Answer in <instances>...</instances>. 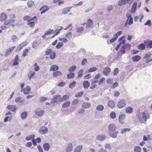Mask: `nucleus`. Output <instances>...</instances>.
Returning <instances> with one entry per match:
<instances>
[{
    "mask_svg": "<svg viewBox=\"0 0 152 152\" xmlns=\"http://www.w3.org/2000/svg\"><path fill=\"white\" fill-rule=\"evenodd\" d=\"M63 45V44L62 42H59L56 46V48L59 49L61 48Z\"/></svg>",
    "mask_w": 152,
    "mask_h": 152,
    "instance_id": "53",
    "label": "nucleus"
},
{
    "mask_svg": "<svg viewBox=\"0 0 152 152\" xmlns=\"http://www.w3.org/2000/svg\"><path fill=\"white\" fill-rule=\"evenodd\" d=\"M35 137L34 134H32L28 136H27L26 137V140H31L34 139H33Z\"/></svg>",
    "mask_w": 152,
    "mask_h": 152,
    "instance_id": "40",
    "label": "nucleus"
},
{
    "mask_svg": "<svg viewBox=\"0 0 152 152\" xmlns=\"http://www.w3.org/2000/svg\"><path fill=\"white\" fill-rule=\"evenodd\" d=\"M130 44L128 43H126V45H125L123 46H122V48L123 49L128 48H130Z\"/></svg>",
    "mask_w": 152,
    "mask_h": 152,
    "instance_id": "58",
    "label": "nucleus"
},
{
    "mask_svg": "<svg viewBox=\"0 0 152 152\" xmlns=\"http://www.w3.org/2000/svg\"><path fill=\"white\" fill-rule=\"evenodd\" d=\"M76 69V66H73L69 68V71L70 72H73Z\"/></svg>",
    "mask_w": 152,
    "mask_h": 152,
    "instance_id": "50",
    "label": "nucleus"
},
{
    "mask_svg": "<svg viewBox=\"0 0 152 152\" xmlns=\"http://www.w3.org/2000/svg\"><path fill=\"white\" fill-rule=\"evenodd\" d=\"M37 40H35L33 43L32 48H34L36 49L37 48Z\"/></svg>",
    "mask_w": 152,
    "mask_h": 152,
    "instance_id": "56",
    "label": "nucleus"
},
{
    "mask_svg": "<svg viewBox=\"0 0 152 152\" xmlns=\"http://www.w3.org/2000/svg\"><path fill=\"white\" fill-rule=\"evenodd\" d=\"M118 133V131H115L113 132H108V134L110 136L113 138H116L117 137Z\"/></svg>",
    "mask_w": 152,
    "mask_h": 152,
    "instance_id": "8",
    "label": "nucleus"
},
{
    "mask_svg": "<svg viewBox=\"0 0 152 152\" xmlns=\"http://www.w3.org/2000/svg\"><path fill=\"white\" fill-rule=\"evenodd\" d=\"M34 4V2L32 0H28L27 2V6L28 7H32Z\"/></svg>",
    "mask_w": 152,
    "mask_h": 152,
    "instance_id": "37",
    "label": "nucleus"
},
{
    "mask_svg": "<svg viewBox=\"0 0 152 152\" xmlns=\"http://www.w3.org/2000/svg\"><path fill=\"white\" fill-rule=\"evenodd\" d=\"M52 52V50L50 49H48L45 52V54L47 55H48L50 54Z\"/></svg>",
    "mask_w": 152,
    "mask_h": 152,
    "instance_id": "60",
    "label": "nucleus"
},
{
    "mask_svg": "<svg viewBox=\"0 0 152 152\" xmlns=\"http://www.w3.org/2000/svg\"><path fill=\"white\" fill-rule=\"evenodd\" d=\"M96 109L98 111H102L104 110V107L102 105H99L97 106Z\"/></svg>",
    "mask_w": 152,
    "mask_h": 152,
    "instance_id": "38",
    "label": "nucleus"
},
{
    "mask_svg": "<svg viewBox=\"0 0 152 152\" xmlns=\"http://www.w3.org/2000/svg\"><path fill=\"white\" fill-rule=\"evenodd\" d=\"M56 31H53V30L50 29L46 31L45 32L44 34L45 35H50L54 34L55 32Z\"/></svg>",
    "mask_w": 152,
    "mask_h": 152,
    "instance_id": "23",
    "label": "nucleus"
},
{
    "mask_svg": "<svg viewBox=\"0 0 152 152\" xmlns=\"http://www.w3.org/2000/svg\"><path fill=\"white\" fill-rule=\"evenodd\" d=\"M7 108L9 110L12 111H14L16 110L15 106L14 105L8 106Z\"/></svg>",
    "mask_w": 152,
    "mask_h": 152,
    "instance_id": "32",
    "label": "nucleus"
},
{
    "mask_svg": "<svg viewBox=\"0 0 152 152\" xmlns=\"http://www.w3.org/2000/svg\"><path fill=\"white\" fill-rule=\"evenodd\" d=\"M45 111L43 110L38 109L35 112V114L39 116H42L44 114Z\"/></svg>",
    "mask_w": 152,
    "mask_h": 152,
    "instance_id": "11",
    "label": "nucleus"
},
{
    "mask_svg": "<svg viewBox=\"0 0 152 152\" xmlns=\"http://www.w3.org/2000/svg\"><path fill=\"white\" fill-rule=\"evenodd\" d=\"M126 117L125 114H121L119 115L118 118V121L121 124H123L124 123V120Z\"/></svg>",
    "mask_w": 152,
    "mask_h": 152,
    "instance_id": "9",
    "label": "nucleus"
},
{
    "mask_svg": "<svg viewBox=\"0 0 152 152\" xmlns=\"http://www.w3.org/2000/svg\"><path fill=\"white\" fill-rule=\"evenodd\" d=\"M19 60V57L18 55H16L15 56L14 61L13 63V66L18 65L19 64L18 61Z\"/></svg>",
    "mask_w": 152,
    "mask_h": 152,
    "instance_id": "24",
    "label": "nucleus"
},
{
    "mask_svg": "<svg viewBox=\"0 0 152 152\" xmlns=\"http://www.w3.org/2000/svg\"><path fill=\"white\" fill-rule=\"evenodd\" d=\"M31 90V89L30 87L28 86L24 89L23 90L24 94H28L29 93V92Z\"/></svg>",
    "mask_w": 152,
    "mask_h": 152,
    "instance_id": "26",
    "label": "nucleus"
},
{
    "mask_svg": "<svg viewBox=\"0 0 152 152\" xmlns=\"http://www.w3.org/2000/svg\"><path fill=\"white\" fill-rule=\"evenodd\" d=\"M127 3L126 0H119L118 2V4L119 6H121Z\"/></svg>",
    "mask_w": 152,
    "mask_h": 152,
    "instance_id": "31",
    "label": "nucleus"
},
{
    "mask_svg": "<svg viewBox=\"0 0 152 152\" xmlns=\"http://www.w3.org/2000/svg\"><path fill=\"white\" fill-rule=\"evenodd\" d=\"M62 75V73L61 72L57 71L53 72V76L54 77H56L57 76H59Z\"/></svg>",
    "mask_w": 152,
    "mask_h": 152,
    "instance_id": "29",
    "label": "nucleus"
},
{
    "mask_svg": "<svg viewBox=\"0 0 152 152\" xmlns=\"http://www.w3.org/2000/svg\"><path fill=\"white\" fill-rule=\"evenodd\" d=\"M151 55L149 52L145 54L144 57V59H148L151 57Z\"/></svg>",
    "mask_w": 152,
    "mask_h": 152,
    "instance_id": "44",
    "label": "nucleus"
},
{
    "mask_svg": "<svg viewBox=\"0 0 152 152\" xmlns=\"http://www.w3.org/2000/svg\"><path fill=\"white\" fill-rule=\"evenodd\" d=\"M137 6V3L136 2H134L132 6L131 9V12L132 13H134L136 10V7Z\"/></svg>",
    "mask_w": 152,
    "mask_h": 152,
    "instance_id": "16",
    "label": "nucleus"
},
{
    "mask_svg": "<svg viewBox=\"0 0 152 152\" xmlns=\"http://www.w3.org/2000/svg\"><path fill=\"white\" fill-rule=\"evenodd\" d=\"M27 25L29 26L31 28H33L34 27V22H29L27 23Z\"/></svg>",
    "mask_w": 152,
    "mask_h": 152,
    "instance_id": "62",
    "label": "nucleus"
},
{
    "mask_svg": "<svg viewBox=\"0 0 152 152\" xmlns=\"http://www.w3.org/2000/svg\"><path fill=\"white\" fill-rule=\"evenodd\" d=\"M15 22V20L14 19H10L7 20L5 21L4 22V25L7 26L9 24H12V23H14Z\"/></svg>",
    "mask_w": 152,
    "mask_h": 152,
    "instance_id": "19",
    "label": "nucleus"
},
{
    "mask_svg": "<svg viewBox=\"0 0 152 152\" xmlns=\"http://www.w3.org/2000/svg\"><path fill=\"white\" fill-rule=\"evenodd\" d=\"M48 129L45 126H42L40 127L39 129V133L42 135L48 133Z\"/></svg>",
    "mask_w": 152,
    "mask_h": 152,
    "instance_id": "2",
    "label": "nucleus"
},
{
    "mask_svg": "<svg viewBox=\"0 0 152 152\" xmlns=\"http://www.w3.org/2000/svg\"><path fill=\"white\" fill-rule=\"evenodd\" d=\"M126 17L127 18L126 20L128 22V24L130 25L133 24V19L131 15L129 13H127L126 15Z\"/></svg>",
    "mask_w": 152,
    "mask_h": 152,
    "instance_id": "5",
    "label": "nucleus"
},
{
    "mask_svg": "<svg viewBox=\"0 0 152 152\" xmlns=\"http://www.w3.org/2000/svg\"><path fill=\"white\" fill-rule=\"evenodd\" d=\"M138 49L141 50H144L145 48V45L142 43L140 44L138 46Z\"/></svg>",
    "mask_w": 152,
    "mask_h": 152,
    "instance_id": "51",
    "label": "nucleus"
},
{
    "mask_svg": "<svg viewBox=\"0 0 152 152\" xmlns=\"http://www.w3.org/2000/svg\"><path fill=\"white\" fill-rule=\"evenodd\" d=\"M134 151L135 152H141V148L139 146H136L134 147Z\"/></svg>",
    "mask_w": 152,
    "mask_h": 152,
    "instance_id": "42",
    "label": "nucleus"
},
{
    "mask_svg": "<svg viewBox=\"0 0 152 152\" xmlns=\"http://www.w3.org/2000/svg\"><path fill=\"white\" fill-rule=\"evenodd\" d=\"M104 148L105 149L110 150L112 149V147L111 145L109 143H106L104 145Z\"/></svg>",
    "mask_w": 152,
    "mask_h": 152,
    "instance_id": "43",
    "label": "nucleus"
},
{
    "mask_svg": "<svg viewBox=\"0 0 152 152\" xmlns=\"http://www.w3.org/2000/svg\"><path fill=\"white\" fill-rule=\"evenodd\" d=\"M76 84V82L75 81H73L70 83L69 86V87L71 89H72L75 87Z\"/></svg>",
    "mask_w": 152,
    "mask_h": 152,
    "instance_id": "47",
    "label": "nucleus"
},
{
    "mask_svg": "<svg viewBox=\"0 0 152 152\" xmlns=\"http://www.w3.org/2000/svg\"><path fill=\"white\" fill-rule=\"evenodd\" d=\"M61 96L58 95L54 96L53 98L51 99V103L52 104H54L57 102H58L61 100Z\"/></svg>",
    "mask_w": 152,
    "mask_h": 152,
    "instance_id": "3",
    "label": "nucleus"
},
{
    "mask_svg": "<svg viewBox=\"0 0 152 152\" xmlns=\"http://www.w3.org/2000/svg\"><path fill=\"white\" fill-rule=\"evenodd\" d=\"M93 24L92 20L90 19H89L88 20L87 23H86V28H90Z\"/></svg>",
    "mask_w": 152,
    "mask_h": 152,
    "instance_id": "27",
    "label": "nucleus"
},
{
    "mask_svg": "<svg viewBox=\"0 0 152 152\" xmlns=\"http://www.w3.org/2000/svg\"><path fill=\"white\" fill-rule=\"evenodd\" d=\"M70 102L69 101H67L64 103L62 106L63 108L68 107L70 105Z\"/></svg>",
    "mask_w": 152,
    "mask_h": 152,
    "instance_id": "39",
    "label": "nucleus"
},
{
    "mask_svg": "<svg viewBox=\"0 0 152 152\" xmlns=\"http://www.w3.org/2000/svg\"><path fill=\"white\" fill-rule=\"evenodd\" d=\"M141 58V56L138 55H136L132 57V59L133 61L136 62L139 61Z\"/></svg>",
    "mask_w": 152,
    "mask_h": 152,
    "instance_id": "22",
    "label": "nucleus"
},
{
    "mask_svg": "<svg viewBox=\"0 0 152 152\" xmlns=\"http://www.w3.org/2000/svg\"><path fill=\"white\" fill-rule=\"evenodd\" d=\"M27 116V113L26 111H24L21 114L20 117L21 119L23 120L25 119Z\"/></svg>",
    "mask_w": 152,
    "mask_h": 152,
    "instance_id": "30",
    "label": "nucleus"
},
{
    "mask_svg": "<svg viewBox=\"0 0 152 152\" xmlns=\"http://www.w3.org/2000/svg\"><path fill=\"white\" fill-rule=\"evenodd\" d=\"M28 44V42H25L19 45L17 47V48L19 50H21L23 48L26 46Z\"/></svg>",
    "mask_w": 152,
    "mask_h": 152,
    "instance_id": "18",
    "label": "nucleus"
},
{
    "mask_svg": "<svg viewBox=\"0 0 152 152\" xmlns=\"http://www.w3.org/2000/svg\"><path fill=\"white\" fill-rule=\"evenodd\" d=\"M11 39L13 42H16L18 41V38L15 35H13L11 37Z\"/></svg>",
    "mask_w": 152,
    "mask_h": 152,
    "instance_id": "41",
    "label": "nucleus"
},
{
    "mask_svg": "<svg viewBox=\"0 0 152 152\" xmlns=\"http://www.w3.org/2000/svg\"><path fill=\"white\" fill-rule=\"evenodd\" d=\"M96 138L98 140L103 141L105 139L106 136L104 134H100L97 136Z\"/></svg>",
    "mask_w": 152,
    "mask_h": 152,
    "instance_id": "10",
    "label": "nucleus"
},
{
    "mask_svg": "<svg viewBox=\"0 0 152 152\" xmlns=\"http://www.w3.org/2000/svg\"><path fill=\"white\" fill-rule=\"evenodd\" d=\"M72 33L71 32H68L66 35L65 37L68 38H70L72 37Z\"/></svg>",
    "mask_w": 152,
    "mask_h": 152,
    "instance_id": "64",
    "label": "nucleus"
},
{
    "mask_svg": "<svg viewBox=\"0 0 152 152\" xmlns=\"http://www.w3.org/2000/svg\"><path fill=\"white\" fill-rule=\"evenodd\" d=\"M15 48V47L13 46L10 48L7 49L4 53L5 56L6 57H7L10 54Z\"/></svg>",
    "mask_w": 152,
    "mask_h": 152,
    "instance_id": "6",
    "label": "nucleus"
},
{
    "mask_svg": "<svg viewBox=\"0 0 152 152\" xmlns=\"http://www.w3.org/2000/svg\"><path fill=\"white\" fill-rule=\"evenodd\" d=\"M144 42L147 47L151 48H152V41L151 40H145L144 41Z\"/></svg>",
    "mask_w": 152,
    "mask_h": 152,
    "instance_id": "15",
    "label": "nucleus"
},
{
    "mask_svg": "<svg viewBox=\"0 0 152 152\" xmlns=\"http://www.w3.org/2000/svg\"><path fill=\"white\" fill-rule=\"evenodd\" d=\"M35 73L34 72H30V74L28 75V77L30 79L29 80H31V79L33 77Z\"/></svg>",
    "mask_w": 152,
    "mask_h": 152,
    "instance_id": "54",
    "label": "nucleus"
},
{
    "mask_svg": "<svg viewBox=\"0 0 152 152\" xmlns=\"http://www.w3.org/2000/svg\"><path fill=\"white\" fill-rule=\"evenodd\" d=\"M29 52V50L28 49H26L23 51V56L25 57L26 56Z\"/></svg>",
    "mask_w": 152,
    "mask_h": 152,
    "instance_id": "48",
    "label": "nucleus"
},
{
    "mask_svg": "<svg viewBox=\"0 0 152 152\" xmlns=\"http://www.w3.org/2000/svg\"><path fill=\"white\" fill-rule=\"evenodd\" d=\"M69 99V96L67 95L64 96L62 97H61V102H64Z\"/></svg>",
    "mask_w": 152,
    "mask_h": 152,
    "instance_id": "36",
    "label": "nucleus"
},
{
    "mask_svg": "<svg viewBox=\"0 0 152 152\" xmlns=\"http://www.w3.org/2000/svg\"><path fill=\"white\" fill-rule=\"evenodd\" d=\"M110 71L111 69L110 68L106 67L103 70V73L105 75L107 76Z\"/></svg>",
    "mask_w": 152,
    "mask_h": 152,
    "instance_id": "12",
    "label": "nucleus"
},
{
    "mask_svg": "<svg viewBox=\"0 0 152 152\" xmlns=\"http://www.w3.org/2000/svg\"><path fill=\"white\" fill-rule=\"evenodd\" d=\"M59 69V67L56 65H54L51 66L50 67V71H56Z\"/></svg>",
    "mask_w": 152,
    "mask_h": 152,
    "instance_id": "28",
    "label": "nucleus"
},
{
    "mask_svg": "<svg viewBox=\"0 0 152 152\" xmlns=\"http://www.w3.org/2000/svg\"><path fill=\"white\" fill-rule=\"evenodd\" d=\"M7 18V14L4 13H1L0 17V21H5Z\"/></svg>",
    "mask_w": 152,
    "mask_h": 152,
    "instance_id": "13",
    "label": "nucleus"
},
{
    "mask_svg": "<svg viewBox=\"0 0 152 152\" xmlns=\"http://www.w3.org/2000/svg\"><path fill=\"white\" fill-rule=\"evenodd\" d=\"M73 146L71 143H69L67 145L66 151L68 152H71L73 150Z\"/></svg>",
    "mask_w": 152,
    "mask_h": 152,
    "instance_id": "17",
    "label": "nucleus"
},
{
    "mask_svg": "<svg viewBox=\"0 0 152 152\" xmlns=\"http://www.w3.org/2000/svg\"><path fill=\"white\" fill-rule=\"evenodd\" d=\"M12 119V117L11 116H7L6 117L4 120V121L5 122H6L8 121H10Z\"/></svg>",
    "mask_w": 152,
    "mask_h": 152,
    "instance_id": "63",
    "label": "nucleus"
},
{
    "mask_svg": "<svg viewBox=\"0 0 152 152\" xmlns=\"http://www.w3.org/2000/svg\"><path fill=\"white\" fill-rule=\"evenodd\" d=\"M115 105V103L113 100H110L107 102V105L111 108H113Z\"/></svg>",
    "mask_w": 152,
    "mask_h": 152,
    "instance_id": "14",
    "label": "nucleus"
},
{
    "mask_svg": "<svg viewBox=\"0 0 152 152\" xmlns=\"http://www.w3.org/2000/svg\"><path fill=\"white\" fill-rule=\"evenodd\" d=\"M83 69H80L78 73V76L77 77H81L83 75Z\"/></svg>",
    "mask_w": 152,
    "mask_h": 152,
    "instance_id": "59",
    "label": "nucleus"
},
{
    "mask_svg": "<svg viewBox=\"0 0 152 152\" xmlns=\"http://www.w3.org/2000/svg\"><path fill=\"white\" fill-rule=\"evenodd\" d=\"M83 94V92H80L76 94L75 96L76 97H81Z\"/></svg>",
    "mask_w": 152,
    "mask_h": 152,
    "instance_id": "55",
    "label": "nucleus"
},
{
    "mask_svg": "<svg viewBox=\"0 0 152 152\" xmlns=\"http://www.w3.org/2000/svg\"><path fill=\"white\" fill-rule=\"evenodd\" d=\"M83 85L84 89H87L89 86L90 84L88 81L85 80L83 82Z\"/></svg>",
    "mask_w": 152,
    "mask_h": 152,
    "instance_id": "34",
    "label": "nucleus"
},
{
    "mask_svg": "<svg viewBox=\"0 0 152 152\" xmlns=\"http://www.w3.org/2000/svg\"><path fill=\"white\" fill-rule=\"evenodd\" d=\"M119 69L118 68H115L114 70L113 75L114 76L117 75L118 73Z\"/></svg>",
    "mask_w": 152,
    "mask_h": 152,
    "instance_id": "57",
    "label": "nucleus"
},
{
    "mask_svg": "<svg viewBox=\"0 0 152 152\" xmlns=\"http://www.w3.org/2000/svg\"><path fill=\"white\" fill-rule=\"evenodd\" d=\"M91 104L89 103L84 102L82 104V107L83 108H87L90 106Z\"/></svg>",
    "mask_w": 152,
    "mask_h": 152,
    "instance_id": "35",
    "label": "nucleus"
},
{
    "mask_svg": "<svg viewBox=\"0 0 152 152\" xmlns=\"http://www.w3.org/2000/svg\"><path fill=\"white\" fill-rule=\"evenodd\" d=\"M76 31L77 32H81L84 30V28L83 27H79L76 28Z\"/></svg>",
    "mask_w": 152,
    "mask_h": 152,
    "instance_id": "49",
    "label": "nucleus"
},
{
    "mask_svg": "<svg viewBox=\"0 0 152 152\" xmlns=\"http://www.w3.org/2000/svg\"><path fill=\"white\" fill-rule=\"evenodd\" d=\"M83 148V146L82 145H79L75 148L74 152H80Z\"/></svg>",
    "mask_w": 152,
    "mask_h": 152,
    "instance_id": "25",
    "label": "nucleus"
},
{
    "mask_svg": "<svg viewBox=\"0 0 152 152\" xmlns=\"http://www.w3.org/2000/svg\"><path fill=\"white\" fill-rule=\"evenodd\" d=\"M108 132H113L116 129L115 125L113 124H110L108 126Z\"/></svg>",
    "mask_w": 152,
    "mask_h": 152,
    "instance_id": "7",
    "label": "nucleus"
},
{
    "mask_svg": "<svg viewBox=\"0 0 152 152\" xmlns=\"http://www.w3.org/2000/svg\"><path fill=\"white\" fill-rule=\"evenodd\" d=\"M126 105V103L124 99H121L118 103L117 105L119 108H121L124 107Z\"/></svg>",
    "mask_w": 152,
    "mask_h": 152,
    "instance_id": "4",
    "label": "nucleus"
},
{
    "mask_svg": "<svg viewBox=\"0 0 152 152\" xmlns=\"http://www.w3.org/2000/svg\"><path fill=\"white\" fill-rule=\"evenodd\" d=\"M97 69L95 67H93L92 68H90L88 70L89 72H93L97 70Z\"/></svg>",
    "mask_w": 152,
    "mask_h": 152,
    "instance_id": "61",
    "label": "nucleus"
},
{
    "mask_svg": "<svg viewBox=\"0 0 152 152\" xmlns=\"http://www.w3.org/2000/svg\"><path fill=\"white\" fill-rule=\"evenodd\" d=\"M56 53L54 51H53V52H52L50 54V57L51 59H54L55 58V57H56Z\"/></svg>",
    "mask_w": 152,
    "mask_h": 152,
    "instance_id": "46",
    "label": "nucleus"
},
{
    "mask_svg": "<svg viewBox=\"0 0 152 152\" xmlns=\"http://www.w3.org/2000/svg\"><path fill=\"white\" fill-rule=\"evenodd\" d=\"M75 74L74 73H70L67 75V77L68 79H71L74 78Z\"/></svg>",
    "mask_w": 152,
    "mask_h": 152,
    "instance_id": "45",
    "label": "nucleus"
},
{
    "mask_svg": "<svg viewBox=\"0 0 152 152\" xmlns=\"http://www.w3.org/2000/svg\"><path fill=\"white\" fill-rule=\"evenodd\" d=\"M43 147L45 151H48L50 148V144L48 143H45L43 145Z\"/></svg>",
    "mask_w": 152,
    "mask_h": 152,
    "instance_id": "21",
    "label": "nucleus"
},
{
    "mask_svg": "<svg viewBox=\"0 0 152 152\" xmlns=\"http://www.w3.org/2000/svg\"><path fill=\"white\" fill-rule=\"evenodd\" d=\"M110 117L112 119H115L116 117V114L114 112H112L110 114Z\"/></svg>",
    "mask_w": 152,
    "mask_h": 152,
    "instance_id": "52",
    "label": "nucleus"
},
{
    "mask_svg": "<svg viewBox=\"0 0 152 152\" xmlns=\"http://www.w3.org/2000/svg\"><path fill=\"white\" fill-rule=\"evenodd\" d=\"M133 108L131 107H128L126 108V112L127 114H130L132 113Z\"/></svg>",
    "mask_w": 152,
    "mask_h": 152,
    "instance_id": "33",
    "label": "nucleus"
},
{
    "mask_svg": "<svg viewBox=\"0 0 152 152\" xmlns=\"http://www.w3.org/2000/svg\"><path fill=\"white\" fill-rule=\"evenodd\" d=\"M137 117L139 121L141 123L145 124L147 120L150 118V114L147 111H145L141 113H138Z\"/></svg>",
    "mask_w": 152,
    "mask_h": 152,
    "instance_id": "1",
    "label": "nucleus"
},
{
    "mask_svg": "<svg viewBox=\"0 0 152 152\" xmlns=\"http://www.w3.org/2000/svg\"><path fill=\"white\" fill-rule=\"evenodd\" d=\"M72 7H68L64 8L62 11V13L64 14H67Z\"/></svg>",
    "mask_w": 152,
    "mask_h": 152,
    "instance_id": "20",
    "label": "nucleus"
}]
</instances>
